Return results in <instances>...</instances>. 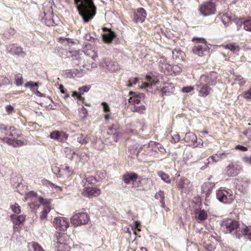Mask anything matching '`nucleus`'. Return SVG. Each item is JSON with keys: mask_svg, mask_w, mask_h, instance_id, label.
<instances>
[{"mask_svg": "<svg viewBox=\"0 0 251 251\" xmlns=\"http://www.w3.org/2000/svg\"><path fill=\"white\" fill-rule=\"evenodd\" d=\"M79 14L85 23L93 19L96 13V7L92 0H74Z\"/></svg>", "mask_w": 251, "mask_h": 251, "instance_id": "f257e3e1", "label": "nucleus"}, {"mask_svg": "<svg viewBox=\"0 0 251 251\" xmlns=\"http://www.w3.org/2000/svg\"><path fill=\"white\" fill-rule=\"evenodd\" d=\"M222 226L226 232L231 233L235 230V236L236 238H240L243 235H248L249 239L251 240V232L247 227H239V223L235 220L227 219L223 221Z\"/></svg>", "mask_w": 251, "mask_h": 251, "instance_id": "f03ea898", "label": "nucleus"}, {"mask_svg": "<svg viewBox=\"0 0 251 251\" xmlns=\"http://www.w3.org/2000/svg\"><path fill=\"white\" fill-rule=\"evenodd\" d=\"M0 129L2 133L7 136L3 138V141L8 144L15 147L22 146L25 144L24 141L18 140L15 137H13L14 135L12 133V131L14 130V127H8L2 125L0 126Z\"/></svg>", "mask_w": 251, "mask_h": 251, "instance_id": "7ed1b4c3", "label": "nucleus"}, {"mask_svg": "<svg viewBox=\"0 0 251 251\" xmlns=\"http://www.w3.org/2000/svg\"><path fill=\"white\" fill-rule=\"evenodd\" d=\"M197 41V45L193 49V52L199 56L208 55L209 54V48L204 38H194L193 41Z\"/></svg>", "mask_w": 251, "mask_h": 251, "instance_id": "20e7f679", "label": "nucleus"}, {"mask_svg": "<svg viewBox=\"0 0 251 251\" xmlns=\"http://www.w3.org/2000/svg\"><path fill=\"white\" fill-rule=\"evenodd\" d=\"M29 196H35L36 199H37L41 204H43L44 206V209L41 212L40 215V218L41 219H45L47 216L48 213L50 210V203L51 200L50 199H44L41 197H37L36 194L35 193L31 192H30L28 194V197Z\"/></svg>", "mask_w": 251, "mask_h": 251, "instance_id": "39448f33", "label": "nucleus"}, {"mask_svg": "<svg viewBox=\"0 0 251 251\" xmlns=\"http://www.w3.org/2000/svg\"><path fill=\"white\" fill-rule=\"evenodd\" d=\"M90 218L87 213L80 212L75 213L71 219V222L74 226H79L87 224Z\"/></svg>", "mask_w": 251, "mask_h": 251, "instance_id": "423d86ee", "label": "nucleus"}, {"mask_svg": "<svg viewBox=\"0 0 251 251\" xmlns=\"http://www.w3.org/2000/svg\"><path fill=\"white\" fill-rule=\"evenodd\" d=\"M199 11L200 14L204 17L214 14L216 12V4L211 1H207L201 5Z\"/></svg>", "mask_w": 251, "mask_h": 251, "instance_id": "0eeeda50", "label": "nucleus"}, {"mask_svg": "<svg viewBox=\"0 0 251 251\" xmlns=\"http://www.w3.org/2000/svg\"><path fill=\"white\" fill-rule=\"evenodd\" d=\"M216 197L219 201L225 203H231L235 198L231 192L225 190H219L217 192Z\"/></svg>", "mask_w": 251, "mask_h": 251, "instance_id": "6e6552de", "label": "nucleus"}, {"mask_svg": "<svg viewBox=\"0 0 251 251\" xmlns=\"http://www.w3.org/2000/svg\"><path fill=\"white\" fill-rule=\"evenodd\" d=\"M218 74L215 72L201 75L199 81L209 86L214 85L217 82Z\"/></svg>", "mask_w": 251, "mask_h": 251, "instance_id": "1a4fd4ad", "label": "nucleus"}, {"mask_svg": "<svg viewBox=\"0 0 251 251\" xmlns=\"http://www.w3.org/2000/svg\"><path fill=\"white\" fill-rule=\"evenodd\" d=\"M54 227L60 231L66 230L69 226V223L68 220L63 217L55 218L53 221Z\"/></svg>", "mask_w": 251, "mask_h": 251, "instance_id": "9d476101", "label": "nucleus"}, {"mask_svg": "<svg viewBox=\"0 0 251 251\" xmlns=\"http://www.w3.org/2000/svg\"><path fill=\"white\" fill-rule=\"evenodd\" d=\"M196 86L199 95L201 97H206L212 91L210 86L201 82L200 81L197 83Z\"/></svg>", "mask_w": 251, "mask_h": 251, "instance_id": "9b49d317", "label": "nucleus"}, {"mask_svg": "<svg viewBox=\"0 0 251 251\" xmlns=\"http://www.w3.org/2000/svg\"><path fill=\"white\" fill-rule=\"evenodd\" d=\"M240 168L236 163L231 162L226 168V174L229 176H236L239 172Z\"/></svg>", "mask_w": 251, "mask_h": 251, "instance_id": "f8f14e48", "label": "nucleus"}, {"mask_svg": "<svg viewBox=\"0 0 251 251\" xmlns=\"http://www.w3.org/2000/svg\"><path fill=\"white\" fill-rule=\"evenodd\" d=\"M176 185L182 192H186L192 186L190 181L186 178H181L177 181Z\"/></svg>", "mask_w": 251, "mask_h": 251, "instance_id": "ddd939ff", "label": "nucleus"}, {"mask_svg": "<svg viewBox=\"0 0 251 251\" xmlns=\"http://www.w3.org/2000/svg\"><path fill=\"white\" fill-rule=\"evenodd\" d=\"M147 16V13L143 8H139L134 13L133 21L135 23L143 22Z\"/></svg>", "mask_w": 251, "mask_h": 251, "instance_id": "4468645a", "label": "nucleus"}, {"mask_svg": "<svg viewBox=\"0 0 251 251\" xmlns=\"http://www.w3.org/2000/svg\"><path fill=\"white\" fill-rule=\"evenodd\" d=\"M171 65H170L167 59L164 57H161L159 62V67L162 72L166 75H169L172 71L171 68Z\"/></svg>", "mask_w": 251, "mask_h": 251, "instance_id": "2eb2a0df", "label": "nucleus"}, {"mask_svg": "<svg viewBox=\"0 0 251 251\" xmlns=\"http://www.w3.org/2000/svg\"><path fill=\"white\" fill-rule=\"evenodd\" d=\"M101 193L100 189L95 187H84L83 189V194L84 196H87L89 198L92 197H97Z\"/></svg>", "mask_w": 251, "mask_h": 251, "instance_id": "dca6fc26", "label": "nucleus"}, {"mask_svg": "<svg viewBox=\"0 0 251 251\" xmlns=\"http://www.w3.org/2000/svg\"><path fill=\"white\" fill-rule=\"evenodd\" d=\"M155 83L156 81L154 76H152L150 75H147L145 81L142 82V84L140 87L142 89L151 88L155 85Z\"/></svg>", "mask_w": 251, "mask_h": 251, "instance_id": "f3484780", "label": "nucleus"}, {"mask_svg": "<svg viewBox=\"0 0 251 251\" xmlns=\"http://www.w3.org/2000/svg\"><path fill=\"white\" fill-rule=\"evenodd\" d=\"M6 50L12 54H15L19 55L25 54L22 48L18 47L14 44L7 46Z\"/></svg>", "mask_w": 251, "mask_h": 251, "instance_id": "a211bd4d", "label": "nucleus"}, {"mask_svg": "<svg viewBox=\"0 0 251 251\" xmlns=\"http://www.w3.org/2000/svg\"><path fill=\"white\" fill-rule=\"evenodd\" d=\"M137 178L138 175L135 173H127L123 176V180L126 184L135 181Z\"/></svg>", "mask_w": 251, "mask_h": 251, "instance_id": "6ab92c4d", "label": "nucleus"}, {"mask_svg": "<svg viewBox=\"0 0 251 251\" xmlns=\"http://www.w3.org/2000/svg\"><path fill=\"white\" fill-rule=\"evenodd\" d=\"M105 69L110 72L115 71L119 69V66L117 62L107 59L105 60Z\"/></svg>", "mask_w": 251, "mask_h": 251, "instance_id": "aec40b11", "label": "nucleus"}, {"mask_svg": "<svg viewBox=\"0 0 251 251\" xmlns=\"http://www.w3.org/2000/svg\"><path fill=\"white\" fill-rule=\"evenodd\" d=\"M103 30L104 31H107V33H104L102 35L104 41L106 43L111 42L115 37V33L111 30H108L106 27H104Z\"/></svg>", "mask_w": 251, "mask_h": 251, "instance_id": "412c9836", "label": "nucleus"}, {"mask_svg": "<svg viewBox=\"0 0 251 251\" xmlns=\"http://www.w3.org/2000/svg\"><path fill=\"white\" fill-rule=\"evenodd\" d=\"M184 140L186 142L188 143L189 145L193 146L196 145L197 138L196 135L192 132H188L185 134Z\"/></svg>", "mask_w": 251, "mask_h": 251, "instance_id": "4be33fe9", "label": "nucleus"}, {"mask_svg": "<svg viewBox=\"0 0 251 251\" xmlns=\"http://www.w3.org/2000/svg\"><path fill=\"white\" fill-rule=\"evenodd\" d=\"M84 52L85 55L90 56L93 60H95L98 57L97 53L91 49L90 45L86 46Z\"/></svg>", "mask_w": 251, "mask_h": 251, "instance_id": "5701e85b", "label": "nucleus"}, {"mask_svg": "<svg viewBox=\"0 0 251 251\" xmlns=\"http://www.w3.org/2000/svg\"><path fill=\"white\" fill-rule=\"evenodd\" d=\"M173 58L177 60H180L183 59L184 56V52L178 49H175L172 51Z\"/></svg>", "mask_w": 251, "mask_h": 251, "instance_id": "b1692460", "label": "nucleus"}, {"mask_svg": "<svg viewBox=\"0 0 251 251\" xmlns=\"http://www.w3.org/2000/svg\"><path fill=\"white\" fill-rule=\"evenodd\" d=\"M11 218L15 224L20 225L25 221V216L24 215H21L19 216L13 215L11 216Z\"/></svg>", "mask_w": 251, "mask_h": 251, "instance_id": "393cba45", "label": "nucleus"}, {"mask_svg": "<svg viewBox=\"0 0 251 251\" xmlns=\"http://www.w3.org/2000/svg\"><path fill=\"white\" fill-rule=\"evenodd\" d=\"M155 198L160 200L161 206L163 207L165 206V196L164 192L163 191H159L155 194Z\"/></svg>", "mask_w": 251, "mask_h": 251, "instance_id": "a878e982", "label": "nucleus"}, {"mask_svg": "<svg viewBox=\"0 0 251 251\" xmlns=\"http://www.w3.org/2000/svg\"><path fill=\"white\" fill-rule=\"evenodd\" d=\"M28 247L31 251H44L43 248L38 244L36 243H29Z\"/></svg>", "mask_w": 251, "mask_h": 251, "instance_id": "bb28decb", "label": "nucleus"}, {"mask_svg": "<svg viewBox=\"0 0 251 251\" xmlns=\"http://www.w3.org/2000/svg\"><path fill=\"white\" fill-rule=\"evenodd\" d=\"M77 141L80 144H86L89 141V138L87 135L80 134L77 138Z\"/></svg>", "mask_w": 251, "mask_h": 251, "instance_id": "cd10ccee", "label": "nucleus"}, {"mask_svg": "<svg viewBox=\"0 0 251 251\" xmlns=\"http://www.w3.org/2000/svg\"><path fill=\"white\" fill-rule=\"evenodd\" d=\"M171 72H170V74H169V75H172L173 74H174L175 75H176L178 74L181 71V68L179 65H173V66H171Z\"/></svg>", "mask_w": 251, "mask_h": 251, "instance_id": "c85d7f7f", "label": "nucleus"}, {"mask_svg": "<svg viewBox=\"0 0 251 251\" xmlns=\"http://www.w3.org/2000/svg\"><path fill=\"white\" fill-rule=\"evenodd\" d=\"M142 96H143V95L141 94L140 96L130 97L128 100V101L131 104H138L140 102V99Z\"/></svg>", "mask_w": 251, "mask_h": 251, "instance_id": "c756f323", "label": "nucleus"}, {"mask_svg": "<svg viewBox=\"0 0 251 251\" xmlns=\"http://www.w3.org/2000/svg\"><path fill=\"white\" fill-rule=\"evenodd\" d=\"M197 217L201 221L205 220L207 217V212L204 210H201L198 213Z\"/></svg>", "mask_w": 251, "mask_h": 251, "instance_id": "7c9ffc66", "label": "nucleus"}, {"mask_svg": "<svg viewBox=\"0 0 251 251\" xmlns=\"http://www.w3.org/2000/svg\"><path fill=\"white\" fill-rule=\"evenodd\" d=\"M211 159L213 162H217L218 161H219V158H218V157H217V155H216V154H215V155H214L211 156L210 157H209L207 159V161L208 162L205 163V165H204V166H203L201 167V170H204L205 169H206V168L207 167L208 165V164H209V161L208 160H209V159Z\"/></svg>", "mask_w": 251, "mask_h": 251, "instance_id": "2f4dec72", "label": "nucleus"}, {"mask_svg": "<svg viewBox=\"0 0 251 251\" xmlns=\"http://www.w3.org/2000/svg\"><path fill=\"white\" fill-rule=\"evenodd\" d=\"M226 49H229L232 51L233 52H237L239 50V47L238 46H236L234 44H230L224 46Z\"/></svg>", "mask_w": 251, "mask_h": 251, "instance_id": "473e14b6", "label": "nucleus"}, {"mask_svg": "<svg viewBox=\"0 0 251 251\" xmlns=\"http://www.w3.org/2000/svg\"><path fill=\"white\" fill-rule=\"evenodd\" d=\"M16 84L17 86H21L24 83L23 78L21 74H18L15 76Z\"/></svg>", "mask_w": 251, "mask_h": 251, "instance_id": "72a5a7b5", "label": "nucleus"}, {"mask_svg": "<svg viewBox=\"0 0 251 251\" xmlns=\"http://www.w3.org/2000/svg\"><path fill=\"white\" fill-rule=\"evenodd\" d=\"M158 176L161 178V179L167 183H170L171 179L169 176L163 173V172H159L158 173Z\"/></svg>", "mask_w": 251, "mask_h": 251, "instance_id": "f704fd0d", "label": "nucleus"}, {"mask_svg": "<svg viewBox=\"0 0 251 251\" xmlns=\"http://www.w3.org/2000/svg\"><path fill=\"white\" fill-rule=\"evenodd\" d=\"M58 244H59L58 247L59 249L58 250V251H69L70 247L68 246L67 244H63L60 242V241H59L58 242Z\"/></svg>", "mask_w": 251, "mask_h": 251, "instance_id": "c9c22d12", "label": "nucleus"}, {"mask_svg": "<svg viewBox=\"0 0 251 251\" xmlns=\"http://www.w3.org/2000/svg\"><path fill=\"white\" fill-rule=\"evenodd\" d=\"M68 138V135L65 132L62 131H59V135L58 138V141L61 142H65L67 140Z\"/></svg>", "mask_w": 251, "mask_h": 251, "instance_id": "e433bc0d", "label": "nucleus"}, {"mask_svg": "<svg viewBox=\"0 0 251 251\" xmlns=\"http://www.w3.org/2000/svg\"><path fill=\"white\" fill-rule=\"evenodd\" d=\"M25 87L29 88L32 91H34L35 89L38 87V84L32 81H29L26 83Z\"/></svg>", "mask_w": 251, "mask_h": 251, "instance_id": "4c0bfd02", "label": "nucleus"}, {"mask_svg": "<svg viewBox=\"0 0 251 251\" xmlns=\"http://www.w3.org/2000/svg\"><path fill=\"white\" fill-rule=\"evenodd\" d=\"M146 108L144 105L139 106H135L132 110L133 112H138L141 114H143L145 111Z\"/></svg>", "mask_w": 251, "mask_h": 251, "instance_id": "58836bf2", "label": "nucleus"}, {"mask_svg": "<svg viewBox=\"0 0 251 251\" xmlns=\"http://www.w3.org/2000/svg\"><path fill=\"white\" fill-rule=\"evenodd\" d=\"M244 28L246 30L251 31V18L243 22Z\"/></svg>", "mask_w": 251, "mask_h": 251, "instance_id": "ea45409f", "label": "nucleus"}, {"mask_svg": "<svg viewBox=\"0 0 251 251\" xmlns=\"http://www.w3.org/2000/svg\"><path fill=\"white\" fill-rule=\"evenodd\" d=\"M242 97L246 100H251V88L249 89L248 90L245 91L243 93Z\"/></svg>", "mask_w": 251, "mask_h": 251, "instance_id": "a19ab883", "label": "nucleus"}, {"mask_svg": "<svg viewBox=\"0 0 251 251\" xmlns=\"http://www.w3.org/2000/svg\"><path fill=\"white\" fill-rule=\"evenodd\" d=\"M229 153L228 152H218L216 153V155L219 158V160H223L228 157Z\"/></svg>", "mask_w": 251, "mask_h": 251, "instance_id": "79ce46f5", "label": "nucleus"}, {"mask_svg": "<svg viewBox=\"0 0 251 251\" xmlns=\"http://www.w3.org/2000/svg\"><path fill=\"white\" fill-rule=\"evenodd\" d=\"M12 210L16 214H19L21 212V207L17 203H15L11 206Z\"/></svg>", "mask_w": 251, "mask_h": 251, "instance_id": "37998d69", "label": "nucleus"}, {"mask_svg": "<svg viewBox=\"0 0 251 251\" xmlns=\"http://www.w3.org/2000/svg\"><path fill=\"white\" fill-rule=\"evenodd\" d=\"M139 81V79L137 77L135 78H131L128 80V84L127 86L128 87H131L136 84H137Z\"/></svg>", "mask_w": 251, "mask_h": 251, "instance_id": "c03bdc74", "label": "nucleus"}, {"mask_svg": "<svg viewBox=\"0 0 251 251\" xmlns=\"http://www.w3.org/2000/svg\"><path fill=\"white\" fill-rule=\"evenodd\" d=\"M59 131L58 130H55L51 132L50 134V137L51 139L54 140H57L58 141V138L59 135Z\"/></svg>", "mask_w": 251, "mask_h": 251, "instance_id": "a18cd8bd", "label": "nucleus"}, {"mask_svg": "<svg viewBox=\"0 0 251 251\" xmlns=\"http://www.w3.org/2000/svg\"><path fill=\"white\" fill-rule=\"evenodd\" d=\"M222 21L225 25H227L228 23L231 21V19L226 14H225L222 17Z\"/></svg>", "mask_w": 251, "mask_h": 251, "instance_id": "49530a36", "label": "nucleus"}, {"mask_svg": "<svg viewBox=\"0 0 251 251\" xmlns=\"http://www.w3.org/2000/svg\"><path fill=\"white\" fill-rule=\"evenodd\" d=\"M90 87L87 86H83L78 88L79 93L80 95H83L85 92H87L90 90Z\"/></svg>", "mask_w": 251, "mask_h": 251, "instance_id": "de8ad7c7", "label": "nucleus"}, {"mask_svg": "<svg viewBox=\"0 0 251 251\" xmlns=\"http://www.w3.org/2000/svg\"><path fill=\"white\" fill-rule=\"evenodd\" d=\"M101 105L103 106V110L104 112L107 113L110 111V107L106 102H102Z\"/></svg>", "mask_w": 251, "mask_h": 251, "instance_id": "09e8293b", "label": "nucleus"}, {"mask_svg": "<svg viewBox=\"0 0 251 251\" xmlns=\"http://www.w3.org/2000/svg\"><path fill=\"white\" fill-rule=\"evenodd\" d=\"M242 160L245 163L251 165V155H245L243 156Z\"/></svg>", "mask_w": 251, "mask_h": 251, "instance_id": "8fccbe9b", "label": "nucleus"}, {"mask_svg": "<svg viewBox=\"0 0 251 251\" xmlns=\"http://www.w3.org/2000/svg\"><path fill=\"white\" fill-rule=\"evenodd\" d=\"M235 149L237 150H240L242 151H246L248 150V148L242 145H238L235 147Z\"/></svg>", "mask_w": 251, "mask_h": 251, "instance_id": "3c124183", "label": "nucleus"}, {"mask_svg": "<svg viewBox=\"0 0 251 251\" xmlns=\"http://www.w3.org/2000/svg\"><path fill=\"white\" fill-rule=\"evenodd\" d=\"M29 205L30 208L33 210L37 209L39 207V204L35 202H30Z\"/></svg>", "mask_w": 251, "mask_h": 251, "instance_id": "603ef678", "label": "nucleus"}, {"mask_svg": "<svg viewBox=\"0 0 251 251\" xmlns=\"http://www.w3.org/2000/svg\"><path fill=\"white\" fill-rule=\"evenodd\" d=\"M72 96V97H76L77 98V99L80 100H84V98L81 97V96L80 95L79 93H77L75 91H74L73 92Z\"/></svg>", "mask_w": 251, "mask_h": 251, "instance_id": "864d4df0", "label": "nucleus"}, {"mask_svg": "<svg viewBox=\"0 0 251 251\" xmlns=\"http://www.w3.org/2000/svg\"><path fill=\"white\" fill-rule=\"evenodd\" d=\"M194 90V87L191 86H187L182 88V92L189 93Z\"/></svg>", "mask_w": 251, "mask_h": 251, "instance_id": "5fc2aeb1", "label": "nucleus"}, {"mask_svg": "<svg viewBox=\"0 0 251 251\" xmlns=\"http://www.w3.org/2000/svg\"><path fill=\"white\" fill-rule=\"evenodd\" d=\"M94 179V177L93 176H90L88 177H87L86 178H84L83 180V183H84V185H86V182L92 183V180Z\"/></svg>", "mask_w": 251, "mask_h": 251, "instance_id": "6e6d98bb", "label": "nucleus"}, {"mask_svg": "<svg viewBox=\"0 0 251 251\" xmlns=\"http://www.w3.org/2000/svg\"><path fill=\"white\" fill-rule=\"evenodd\" d=\"M6 110L8 114H10L13 112V108L11 105H9L6 106Z\"/></svg>", "mask_w": 251, "mask_h": 251, "instance_id": "4d7b16f0", "label": "nucleus"}, {"mask_svg": "<svg viewBox=\"0 0 251 251\" xmlns=\"http://www.w3.org/2000/svg\"><path fill=\"white\" fill-rule=\"evenodd\" d=\"M85 39L86 40L91 42H94L95 40V38L91 37L89 34H86Z\"/></svg>", "mask_w": 251, "mask_h": 251, "instance_id": "13d9d810", "label": "nucleus"}, {"mask_svg": "<svg viewBox=\"0 0 251 251\" xmlns=\"http://www.w3.org/2000/svg\"><path fill=\"white\" fill-rule=\"evenodd\" d=\"M66 173L67 176H69L71 174V171L70 170V168L68 166H66L65 168L62 169Z\"/></svg>", "mask_w": 251, "mask_h": 251, "instance_id": "bf43d9fd", "label": "nucleus"}, {"mask_svg": "<svg viewBox=\"0 0 251 251\" xmlns=\"http://www.w3.org/2000/svg\"><path fill=\"white\" fill-rule=\"evenodd\" d=\"M244 133L249 139L251 140V129H249Z\"/></svg>", "mask_w": 251, "mask_h": 251, "instance_id": "052dcab7", "label": "nucleus"}, {"mask_svg": "<svg viewBox=\"0 0 251 251\" xmlns=\"http://www.w3.org/2000/svg\"><path fill=\"white\" fill-rule=\"evenodd\" d=\"M48 184L49 185V186L52 188L53 187H55V188H58L60 191H61L62 190V188L59 187V186H58L57 185H55V184H54L53 183L50 182H48Z\"/></svg>", "mask_w": 251, "mask_h": 251, "instance_id": "680f3d73", "label": "nucleus"}, {"mask_svg": "<svg viewBox=\"0 0 251 251\" xmlns=\"http://www.w3.org/2000/svg\"><path fill=\"white\" fill-rule=\"evenodd\" d=\"M173 139L174 140L175 142H178L180 140L179 136L177 134L174 135L173 136Z\"/></svg>", "mask_w": 251, "mask_h": 251, "instance_id": "e2e57ef3", "label": "nucleus"}, {"mask_svg": "<svg viewBox=\"0 0 251 251\" xmlns=\"http://www.w3.org/2000/svg\"><path fill=\"white\" fill-rule=\"evenodd\" d=\"M243 79V77L241 75H236L235 76V80L238 82L240 80Z\"/></svg>", "mask_w": 251, "mask_h": 251, "instance_id": "0e129e2a", "label": "nucleus"}, {"mask_svg": "<svg viewBox=\"0 0 251 251\" xmlns=\"http://www.w3.org/2000/svg\"><path fill=\"white\" fill-rule=\"evenodd\" d=\"M167 87H165L162 89L161 92L163 95H167L168 94V92H167Z\"/></svg>", "mask_w": 251, "mask_h": 251, "instance_id": "69168bd1", "label": "nucleus"}, {"mask_svg": "<svg viewBox=\"0 0 251 251\" xmlns=\"http://www.w3.org/2000/svg\"><path fill=\"white\" fill-rule=\"evenodd\" d=\"M135 226L136 228L138 229V230H140V229L138 228V227L140 225V222L139 221H135Z\"/></svg>", "mask_w": 251, "mask_h": 251, "instance_id": "338daca9", "label": "nucleus"}, {"mask_svg": "<svg viewBox=\"0 0 251 251\" xmlns=\"http://www.w3.org/2000/svg\"><path fill=\"white\" fill-rule=\"evenodd\" d=\"M245 82H246V80H245L243 78V79H242V80H240V81H238V83L240 86H243V85H244L245 84Z\"/></svg>", "mask_w": 251, "mask_h": 251, "instance_id": "774afa93", "label": "nucleus"}]
</instances>
